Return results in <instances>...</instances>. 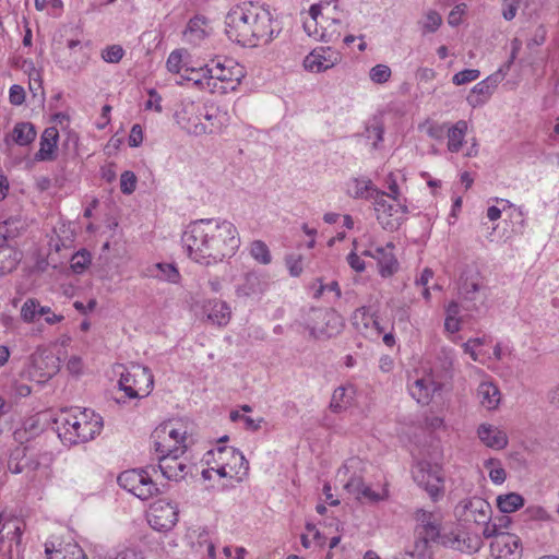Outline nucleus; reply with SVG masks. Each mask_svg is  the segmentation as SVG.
I'll use <instances>...</instances> for the list:
<instances>
[{
    "instance_id": "1",
    "label": "nucleus",
    "mask_w": 559,
    "mask_h": 559,
    "mask_svg": "<svg viewBox=\"0 0 559 559\" xmlns=\"http://www.w3.org/2000/svg\"><path fill=\"white\" fill-rule=\"evenodd\" d=\"M182 243L192 260L210 265L233 257L240 238L231 222L207 218L190 223L182 235Z\"/></svg>"
},
{
    "instance_id": "2",
    "label": "nucleus",
    "mask_w": 559,
    "mask_h": 559,
    "mask_svg": "<svg viewBox=\"0 0 559 559\" xmlns=\"http://www.w3.org/2000/svg\"><path fill=\"white\" fill-rule=\"evenodd\" d=\"M225 33L230 40L245 47L269 44L275 36L272 14L251 2L236 5L225 16Z\"/></svg>"
},
{
    "instance_id": "3",
    "label": "nucleus",
    "mask_w": 559,
    "mask_h": 559,
    "mask_svg": "<svg viewBox=\"0 0 559 559\" xmlns=\"http://www.w3.org/2000/svg\"><path fill=\"white\" fill-rule=\"evenodd\" d=\"M56 430L63 443L78 444L92 440L103 427L102 416L90 408L61 411L55 419Z\"/></svg>"
},
{
    "instance_id": "4",
    "label": "nucleus",
    "mask_w": 559,
    "mask_h": 559,
    "mask_svg": "<svg viewBox=\"0 0 559 559\" xmlns=\"http://www.w3.org/2000/svg\"><path fill=\"white\" fill-rule=\"evenodd\" d=\"M111 373L118 376L119 391L124 396H112L116 404L126 402V399H141L147 396L154 386V376L150 368L141 365H132L127 368L124 365L116 364L111 367Z\"/></svg>"
},
{
    "instance_id": "5",
    "label": "nucleus",
    "mask_w": 559,
    "mask_h": 559,
    "mask_svg": "<svg viewBox=\"0 0 559 559\" xmlns=\"http://www.w3.org/2000/svg\"><path fill=\"white\" fill-rule=\"evenodd\" d=\"M203 79H195V84L211 93L227 94L234 92L245 78V70L231 59L214 62L203 70Z\"/></svg>"
},
{
    "instance_id": "6",
    "label": "nucleus",
    "mask_w": 559,
    "mask_h": 559,
    "mask_svg": "<svg viewBox=\"0 0 559 559\" xmlns=\"http://www.w3.org/2000/svg\"><path fill=\"white\" fill-rule=\"evenodd\" d=\"M459 297L463 308L469 312H480L488 299V288L476 269H466L460 276Z\"/></svg>"
},
{
    "instance_id": "7",
    "label": "nucleus",
    "mask_w": 559,
    "mask_h": 559,
    "mask_svg": "<svg viewBox=\"0 0 559 559\" xmlns=\"http://www.w3.org/2000/svg\"><path fill=\"white\" fill-rule=\"evenodd\" d=\"M361 464L360 459L350 457L338 468V477L349 476L344 484V489L360 502H378L384 500L386 495L373 491L370 487L365 485L361 476L356 474V469H359Z\"/></svg>"
},
{
    "instance_id": "8",
    "label": "nucleus",
    "mask_w": 559,
    "mask_h": 559,
    "mask_svg": "<svg viewBox=\"0 0 559 559\" xmlns=\"http://www.w3.org/2000/svg\"><path fill=\"white\" fill-rule=\"evenodd\" d=\"M414 481L421 487L432 501H438L444 492L442 468L427 461L417 462L412 468Z\"/></svg>"
},
{
    "instance_id": "9",
    "label": "nucleus",
    "mask_w": 559,
    "mask_h": 559,
    "mask_svg": "<svg viewBox=\"0 0 559 559\" xmlns=\"http://www.w3.org/2000/svg\"><path fill=\"white\" fill-rule=\"evenodd\" d=\"M118 485L141 500H147L158 492L157 485L143 469H129L119 474Z\"/></svg>"
},
{
    "instance_id": "10",
    "label": "nucleus",
    "mask_w": 559,
    "mask_h": 559,
    "mask_svg": "<svg viewBox=\"0 0 559 559\" xmlns=\"http://www.w3.org/2000/svg\"><path fill=\"white\" fill-rule=\"evenodd\" d=\"M24 527L25 524L17 518L3 520L0 528V559H12L14 552L21 556Z\"/></svg>"
},
{
    "instance_id": "11",
    "label": "nucleus",
    "mask_w": 559,
    "mask_h": 559,
    "mask_svg": "<svg viewBox=\"0 0 559 559\" xmlns=\"http://www.w3.org/2000/svg\"><path fill=\"white\" fill-rule=\"evenodd\" d=\"M307 328L311 335L331 337L341 332L343 320L334 310L311 308L308 313Z\"/></svg>"
},
{
    "instance_id": "12",
    "label": "nucleus",
    "mask_w": 559,
    "mask_h": 559,
    "mask_svg": "<svg viewBox=\"0 0 559 559\" xmlns=\"http://www.w3.org/2000/svg\"><path fill=\"white\" fill-rule=\"evenodd\" d=\"M178 513L179 510L176 503L158 499L150 508L147 522L153 530L167 532L178 522Z\"/></svg>"
},
{
    "instance_id": "13",
    "label": "nucleus",
    "mask_w": 559,
    "mask_h": 559,
    "mask_svg": "<svg viewBox=\"0 0 559 559\" xmlns=\"http://www.w3.org/2000/svg\"><path fill=\"white\" fill-rule=\"evenodd\" d=\"M183 453L185 450L181 448H175L171 452L156 453L158 467L165 478L179 481L191 472L192 465L180 457Z\"/></svg>"
},
{
    "instance_id": "14",
    "label": "nucleus",
    "mask_w": 559,
    "mask_h": 559,
    "mask_svg": "<svg viewBox=\"0 0 559 559\" xmlns=\"http://www.w3.org/2000/svg\"><path fill=\"white\" fill-rule=\"evenodd\" d=\"M203 106L191 99H183L175 112L176 122L187 133L195 136L201 135Z\"/></svg>"
},
{
    "instance_id": "15",
    "label": "nucleus",
    "mask_w": 559,
    "mask_h": 559,
    "mask_svg": "<svg viewBox=\"0 0 559 559\" xmlns=\"http://www.w3.org/2000/svg\"><path fill=\"white\" fill-rule=\"evenodd\" d=\"M440 544L462 554H476L483 547V539L477 534H469L462 531H451L442 534Z\"/></svg>"
},
{
    "instance_id": "16",
    "label": "nucleus",
    "mask_w": 559,
    "mask_h": 559,
    "mask_svg": "<svg viewBox=\"0 0 559 559\" xmlns=\"http://www.w3.org/2000/svg\"><path fill=\"white\" fill-rule=\"evenodd\" d=\"M152 439L155 453H164L165 451L171 452L175 448L186 449L183 445L186 439L185 432L175 429L170 424L158 426L153 431Z\"/></svg>"
},
{
    "instance_id": "17",
    "label": "nucleus",
    "mask_w": 559,
    "mask_h": 559,
    "mask_svg": "<svg viewBox=\"0 0 559 559\" xmlns=\"http://www.w3.org/2000/svg\"><path fill=\"white\" fill-rule=\"evenodd\" d=\"M415 537L440 542L441 534V516L438 513L418 509L415 512Z\"/></svg>"
},
{
    "instance_id": "18",
    "label": "nucleus",
    "mask_w": 559,
    "mask_h": 559,
    "mask_svg": "<svg viewBox=\"0 0 559 559\" xmlns=\"http://www.w3.org/2000/svg\"><path fill=\"white\" fill-rule=\"evenodd\" d=\"M341 60L342 56L338 51L331 47H319L306 56L304 67L308 71L320 73L333 68Z\"/></svg>"
},
{
    "instance_id": "19",
    "label": "nucleus",
    "mask_w": 559,
    "mask_h": 559,
    "mask_svg": "<svg viewBox=\"0 0 559 559\" xmlns=\"http://www.w3.org/2000/svg\"><path fill=\"white\" fill-rule=\"evenodd\" d=\"M456 512L465 521H472L476 524L486 523L491 518L490 504L478 497L462 501L456 507Z\"/></svg>"
},
{
    "instance_id": "20",
    "label": "nucleus",
    "mask_w": 559,
    "mask_h": 559,
    "mask_svg": "<svg viewBox=\"0 0 559 559\" xmlns=\"http://www.w3.org/2000/svg\"><path fill=\"white\" fill-rule=\"evenodd\" d=\"M490 549L493 559H521L523 552L521 538L512 533L499 535Z\"/></svg>"
},
{
    "instance_id": "21",
    "label": "nucleus",
    "mask_w": 559,
    "mask_h": 559,
    "mask_svg": "<svg viewBox=\"0 0 559 559\" xmlns=\"http://www.w3.org/2000/svg\"><path fill=\"white\" fill-rule=\"evenodd\" d=\"M267 286L269 281L265 274L250 271L240 278V282L235 287V293L239 298H249L263 294Z\"/></svg>"
},
{
    "instance_id": "22",
    "label": "nucleus",
    "mask_w": 559,
    "mask_h": 559,
    "mask_svg": "<svg viewBox=\"0 0 559 559\" xmlns=\"http://www.w3.org/2000/svg\"><path fill=\"white\" fill-rule=\"evenodd\" d=\"M355 329L367 337H379L384 328L380 324L378 318L370 313L367 307L356 309L352 317Z\"/></svg>"
},
{
    "instance_id": "23",
    "label": "nucleus",
    "mask_w": 559,
    "mask_h": 559,
    "mask_svg": "<svg viewBox=\"0 0 559 559\" xmlns=\"http://www.w3.org/2000/svg\"><path fill=\"white\" fill-rule=\"evenodd\" d=\"M230 117L226 110H223L216 106H203L202 110V124L204 130H201L203 134H216L223 131L225 127L229 124Z\"/></svg>"
},
{
    "instance_id": "24",
    "label": "nucleus",
    "mask_w": 559,
    "mask_h": 559,
    "mask_svg": "<svg viewBox=\"0 0 559 559\" xmlns=\"http://www.w3.org/2000/svg\"><path fill=\"white\" fill-rule=\"evenodd\" d=\"M383 191H377L373 199L374 211L377 212V219L384 229L394 230L399 228L401 218L396 216L397 210L394 209L385 199Z\"/></svg>"
},
{
    "instance_id": "25",
    "label": "nucleus",
    "mask_w": 559,
    "mask_h": 559,
    "mask_svg": "<svg viewBox=\"0 0 559 559\" xmlns=\"http://www.w3.org/2000/svg\"><path fill=\"white\" fill-rule=\"evenodd\" d=\"M500 73L491 74L485 80L478 82L468 94L466 100L473 107L476 108L485 104L500 82Z\"/></svg>"
},
{
    "instance_id": "26",
    "label": "nucleus",
    "mask_w": 559,
    "mask_h": 559,
    "mask_svg": "<svg viewBox=\"0 0 559 559\" xmlns=\"http://www.w3.org/2000/svg\"><path fill=\"white\" fill-rule=\"evenodd\" d=\"M218 454L221 456H231L234 461V465L227 464H221L215 472L219 475V477H231V472H235L236 474H239L242 469V473L246 474L249 469V463L243 456V454L234 449V448H218ZM223 460V457H221Z\"/></svg>"
},
{
    "instance_id": "27",
    "label": "nucleus",
    "mask_w": 559,
    "mask_h": 559,
    "mask_svg": "<svg viewBox=\"0 0 559 559\" xmlns=\"http://www.w3.org/2000/svg\"><path fill=\"white\" fill-rule=\"evenodd\" d=\"M440 389L441 384L437 383L431 376L418 378L408 385L409 394L421 405H427Z\"/></svg>"
},
{
    "instance_id": "28",
    "label": "nucleus",
    "mask_w": 559,
    "mask_h": 559,
    "mask_svg": "<svg viewBox=\"0 0 559 559\" xmlns=\"http://www.w3.org/2000/svg\"><path fill=\"white\" fill-rule=\"evenodd\" d=\"M393 250L394 245L392 242L374 249L373 259L378 262L379 273L382 277H390L399 270V262Z\"/></svg>"
},
{
    "instance_id": "29",
    "label": "nucleus",
    "mask_w": 559,
    "mask_h": 559,
    "mask_svg": "<svg viewBox=\"0 0 559 559\" xmlns=\"http://www.w3.org/2000/svg\"><path fill=\"white\" fill-rule=\"evenodd\" d=\"M203 312L207 320L218 326L226 325L230 320V308L227 302L218 299H210L203 304Z\"/></svg>"
},
{
    "instance_id": "30",
    "label": "nucleus",
    "mask_w": 559,
    "mask_h": 559,
    "mask_svg": "<svg viewBox=\"0 0 559 559\" xmlns=\"http://www.w3.org/2000/svg\"><path fill=\"white\" fill-rule=\"evenodd\" d=\"M480 441L488 448L502 450L508 445V437L504 431L489 424H481L477 429Z\"/></svg>"
},
{
    "instance_id": "31",
    "label": "nucleus",
    "mask_w": 559,
    "mask_h": 559,
    "mask_svg": "<svg viewBox=\"0 0 559 559\" xmlns=\"http://www.w3.org/2000/svg\"><path fill=\"white\" fill-rule=\"evenodd\" d=\"M59 131L56 127L46 128L40 136V147L35 154L36 160H53L56 158Z\"/></svg>"
},
{
    "instance_id": "32",
    "label": "nucleus",
    "mask_w": 559,
    "mask_h": 559,
    "mask_svg": "<svg viewBox=\"0 0 559 559\" xmlns=\"http://www.w3.org/2000/svg\"><path fill=\"white\" fill-rule=\"evenodd\" d=\"M36 138L35 127L31 122H17L11 134L4 138L5 144L9 146L11 143L20 146L31 144Z\"/></svg>"
},
{
    "instance_id": "33",
    "label": "nucleus",
    "mask_w": 559,
    "mask_h": 559,
    "mask_svg": "<svg viewBox=\"0 0 559 559\" xmlns=\"http://www.w3.org/2000/svg\"><path fill=\"white\" fill-rule=\"evenodd\" d=\"M342 21L332 19L331 21H320L317 34H308L317 40L324 43H335L341 38Z\"/></svg>"
},
{
    "instance_id": "34",
    "label": "nucleus",
    "mask_w": 559,
    "mask_h": 559,
    "mask_svg": "<svg viewBox=\"0 0 559 559\" xmlns=\"http://www.w3.org/2000/svg\"><path fill=\"white\" fill-rule=\"evenodd\" d=\"M378 189L370 179L352 178L347 182L346 193L354 199H372Z\"/></svg>"
},
{
    "instance_id": "35",
    "label": "nucleus",
    "mask_w": 559,
    "mask_h": 559,
    "mask_svg": "<svg viewBox=\"0 0 559 559\" xmlns=\"http://www.w3.org/2000/svg\"><path fill=\"white\" fill-rule=\"evenodd\" d=\"M477 395L480 404L487 409H496L501 399L499 389L491 382H481Z\"/></svg>"
},
{
    "instance_id": "36",
    "label": "nucleus",
    "mask_w": 559,
    "mask_h": 559,
    "mask_svg": "<svg viewBox=\"0 0 559 559\" xmlns=\"http://www.w3.org/2000/svg\"><path fill=\"white\" fill-rule=\"evenodd\" d=\"M64 551L66 554L61 549H55L52 543L45 544L47 559H87L83 549L76 544H68Z\"/></svg>"
},
{
    "instance_id": "37",
    "label": "nucleus",
    "mask_w": 559,
    "mask_h": 559,
    "mask_svg": "<svg viewBox=\"0 0 559 559\" xmlns=\"http://www.w3.org/2000/svg\"><path fill=\"white\" fill-rule=\"evenodd\" d=\"M467 133V122L465 120H459L453 126H449L448 135V150L452 153L461 151L464 138Z\"/></svg>"
},
{
    "instance_id": "38",
    "label": "nucleus",
    "mask_w": 559,
    "mask_h": 559,
    "mask_svg": "<svg viewBox=\"0 0 559 559\" xmlns=\"http://www.w3.org/2000/svg\"><path fill=\"white\" fill-rule=\"evenodd\" d=\"M146 276L176 283L179 278V272L174 264L156 263L148 266L145 271Z\"/></svg>"
},
{
    "instance_id": "39",
    "label": "nucleus",
    "mask_w": 559,
    "mask_h": 559,
    "mask_svg": "<svg viewBox=\"0 0 559 559\" xmlns=\"http://www.w3.org/2000/svg\"><path fill=\"white\" fill-rule=\"evenodd\" d=\"M354 389L352 386H338L334 390L330 402V409L341 413L346 409L353 401Z\"/></svg>"
},
{
    "instance_id": "40",
    "label": "nucleus",
    "mask_w": 559,
    "mask_h": 559,
    "mask_svg": "<svg viewBox=\"0 0 559 559\" xmlns=\"http://www.w3.org/2000/svg\"><path fill=\"white\" fill-rule=\"evenodd\" d=\"M27 448L23 444L16 445L9 453L7 467L12 474H21L25 471Z\"/></svg>"
},
{
    "instance_id": "41",
    "label": "nucleus",
    "mask_w": 559,
    "mask_h": 559,
    "mask_svg": "<svg viewBox=\"0 0 559 559\" xmlns=\"http://www.w3.org/2000/svg\"><path fill=\"white\" fill-rule=\"evenodd\" d=\"M45 313H50V307L40 306L38 300L34 298L27 299L21 309V316L26 322H33Z\"/></svg>"
},
{
    "instance_id": "42",
    "label": "nucleus",
    "mask_w": 559,
    "mask_h": 559,
    "mask_svg": "<svg viewBox=\"0 0 559 559\" xmlns=\"http://www.w3.org/2000/svg\"><path fill=\"white\" fill-rule=\"evenodd\" d=\"M524 504V498L516 493L510 492L507 495L498 496L497 506L502 513H512L522 508Z\"/></svg>"
},
{
    "instance_id": "43",
    "label": "nucleus",
    "mask_w": 559,
    "mask_h": 559,
    "mask_svg": "<svg viewBox=\"0 0 559 559\" xmlns=\"http://www.w3.org/2000/svg\"><path fill=\"white\" fill-rule=\"evenodd\" d=\"M24 228V223L19 216H12L0 223V239L5 241L15 238L20 230Z\"/></svg>"
},
{
    "instance_id": "44",
    "label": "nucleus",
    "mask_w": 559,
    "mask_h": 559,
    "mask_svg": "<svg viewBox=\"0 0 559 559\" xmlns=\"http://www.w3.org/2000/svg\"><path fill=\"white\" fill-rule=\"evenodd\" d=\"M441 24L442 16L436 10H428L427 12H425L423 17L418 22L420 31L424 35L437 32Z\"/></svg>"
},
{
    "instance_id": "45",
    "label": "nucleus",
    "mask_w": 559,
    "mask_h": 559,
    "mask_svg": "<svg viewBox=\"0 0 559 559\" xmlns=\"http://www.w3.org/2000/svg\"><path fill=\"white\" fill-rule=\"evenodd\" d=\"M194 552L199 555L202 559H215V545L210 539L207 533H201L198 536L195 543L192 544Z\"/></svg>"
},
{
    "instance_id": "46",
    "label": "nucleus",
    "mask_w": 559,
    "mask_h": 559,
    "mask_svg": "<svg viewBox=\"0 0 559 559\" xmlns=\"http://www.w3.org/2000/svg\"><path fill=\"white\" fill-rule=\"evenodd\" d=\"M484 466L488 469L490 480L496 485H501L507 478L506 469L497 459H488L484 462Z\"/></svg>"
},
{
    "instance_id": "47",
    "label": "nucleus",
    "mask_w": 559,
    "mask_h": 559,
    "mask_svg": "<svg viewBox=\"0 0 559 559\" xmlns=\"http://www.w3.org/2000/svg\"><path fill=\"white\" fill-rule=\"evenodd\" d=\"M435 540L415 537L414 548L411 555L414 559H433L435 552L431 546Z\"/></svg>"
},
{
    "instance_id": "48",
    "label": "nucleus",
    "mask_w": 559,
    "mask_h": 559,
    "mask_svg": "<svg viewBox=\"0 0 559 559\" xmlns=\"http://www.w3.org/2000/svg\"><path fill=\"white\" fill-rule=\"evenodd\" d=\"M17 264L16 253L12 248L0 246V275L12 272Z\"/></svg>"
},
{
    "instance_id": "49",
    "label": "nucleus",
    "mask_w": 559,
    "mask_h": 559,
    "mask_svg": "<svg viewBox=\"0 0 559 559\" xmlns=\"http://www.w3.org/2000/svg\"><path fill=\"white\" fill-rule=\"evenodd\" d=\"M250 253L252 258L261 264H270L272 255L269 247L262 240H254L250 246Z\"/></svg>"
},
{
    "instance_id": "50",
    "label": "nucleus",
    "mask_w": 559,
    "mask_h": 559,
    "mask_svg": "<svg viewBox=\"0 0 559 559\" xmlns=\"http://www.w3.org/2000/svg\"><path fill=\"white\" fill-rule=\"evenodd\" d=\"M319 16L323 17L321 14V5L312 4L309 9L308 16L304 21V28L307 34H317L318 26L320 21ZM324 19H322L323 21Z\"/></svg>"
},
{
    "instance_id": "51",
    "label": "nucleus",
    "mask_w": 559,
    "mask_h": 559,
    "mask_svg": "<svg viewBox=\"0 0 559 559\" xmlns=\"http://www.w3.org/2000/svg\"><path fill=\"white\" fill-rule=\"evenodd\" d=\"M91 263L90 252L82 250L74 253L70 261V267L75 274H81Z\"/></svg>"
},
{
    "instance_id": "52",
    "label": "nucleus",
    "mask_w": 559,
    "mask_h": 559,
    "mask_svg": "<svg viewBox=\"0 0 559 559\" xmlns=\"http://www.w3.org/2000/svg\"><path fill=\"white\" fill-rule=\"evenodd\" d=\"M204 21L195 17L189 21L185 35L190 41H198L204 38L205 31L202 28Z\"/></svg>"
},
{
    "instance_id": "53",
    "label": "nucleus",
    "mask_w": 559,
    "mask_h": 559,
    "mask_svg": "<svg viewBox=\"0 0 559 559\" xmlns=\"http://www.w3.org/2000/svg\"><path fill=\"white\" fill-rule=\"evenodd\" d=\"M420 128L425 130L428 136L431 139L441 140L447 133L449 126L448 123H438L428 120L423 126H420Z\"/></svg>"
},
{
    "instance_id": "54",
    "label": "nucleus",
    "mask_w": 559,
    "mask_h": 559,
    "mask_svg": "<svg viewBox=\"0 0 559 559\" xmlns=\"http://www.w3.org/2000/svg\"><path fill=\"white\" fill-rule=\"evenodd\" d=\"M455 359L454 349L442 347L438 354L437 360L440 368L445 372L450 373Z\"/></svg>"
},
{
    "instance_id": "55",
    "label": "nucleus",
    "mask_w": 559,
    "mask_h": 559,
    "mask_svg": "<svg viewBox=\"0 0 559 559\" xmlns=\"http://www.w3.org/2000/svg\"><path fill=\"white\" fill-rule=\"evenodd\" d=\"M136 176L133 171L126 170L120 176V189L124 194H131L136 188Z\"/></svg>"
},
{
    "instance_id": "56",
    "label": "nucleus",
    "mask_w": 559,
    "mask_h": 559,
    "mask_svg": "<svg viewBox=\"0 0 559 559\" xmlns=\"http://www.w3.org/2000/svg\"><path fill=\"white\" fill-rule=\"evenodd\" d=\"M480 75L477 69H465L455 73L452 78V82L455 85H463L477 80Z\"/></svg>"
},
{
    "instance_id": "57",
    "label": "nucleus",
    "mask_w": 559,
    "mask_h": 559,
    "mask_svg": "<svg viewBox=\"0 0 559 559\" xmlns=\"http://www.w3.org/2000/svg\"><path fill=\"white\" fill-rule=\"evenodd\" d=\"M391 76V69L385 64H377L370 70V79L374 83H385Z\"/></svg>"
},
{
    "instance_id": "58",
    "label": "nucleus",
    "mask_w": 559,
    "mask_h": 559,
    "mask_svg": "<svg viewBox=\"0 0 559 559\" xmlns=\"http://www.w3.org/2000/svg\"><path fill=\"white\" fill-rule=\"evenodd\" d=\"M286 266L292 276H299L302 272L301 258L299 255L290 254L285 259Z\"/></svg>"
},
{
    "instance_id": "59",
    "label": "nucleus",
    "mask_w": 559,
    "mask_h": 559,
    "mask_svg": "<svg viewBox=\"0 0 559 559\" xmlns=\"http://www.w3.org/2000/svg\"><path fill=\"white\" fill-rule=\"evenodd\" d=\"M10 103L14 106H20L25 102V91L21 85L13 84L9 92Z\"/></svg>"
},
{
    "instance_id": "60",
    "label": "nucleus",
    "mask_w": 559,
    "mask_h": 559,
    "mask_svg": "<svg viewBox=\"0 0 559 559\" xmlns=\"http://www.w3.org/2000/svg\"><path fill=\"white\" fill-rule=\"evenodd\" d=\"M182 56L181 52L175 50L168 56L166 67L169 72L179 73L181 70Z\"/></svg>"
},
{
    "instance_id": "61",
    "label": "nucleus",
    "mask_w": 559,
    "mask_h": 559,
    "mask_svg": "<svg viewBox=\"0 0 559 559\" xmlns=\"http://www.w3.org/2000/svg\"><path fill=\"white\" fill-rule=\"evenodd\" d=\"M466 4L460 3L455 5L448 15V23L451 26H457L462 21V15L465 13Z\"/></svg>"
},
{
    "instance_id": "62",
    "label": "nucleus",
    "mask_w": 559,
    "mask_h": 559,
    "mask_svg": "<svg viewBox=\"0 0 559 559\" xmlns=\"http://www.w3.org/2000/svg\"><path fill=\"white\" fill-rule=\"evenodd\" d=\"M145 108L153 109L156 112L163 111L162 97L155 90H151L148 92V99L145 103Z\"/></svg>"
},
{
    "instance_id": "63",
    "label": "nucleus",
    "mask_w": 559,
    "mask_h": 559,
    "mask_svg": "<svg viewBox=\"0 0 559 559\" xmlns=\"http://www.w3.org/2000/svg\"><path fill=\"white\" fill-rule=\"evenodd\" d=\"M124 56V49L120 45L107 46V62L117 63Z\"/></svg>"
},
{
    "instance_id": "64",
    "label": "nucleus",
    "mask_w": 559,
    "mask_h": 559,
    "mask_svg": "<svg viewBox=\"0 0 559 559\" xmlns=\"http://www.w3.org/2000/svg\"><path fill=\"white\" fill-rule=\"evenodd\" d=\"M346 261L349 264V266L358 273L365 271L366 269L365 261L354 251L348 253V255L346 257Z\"/></svg>"
}]
</instances>
